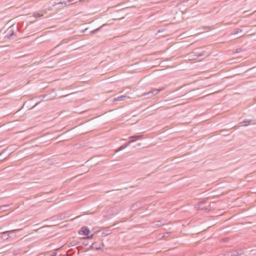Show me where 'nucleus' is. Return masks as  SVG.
Segmentation results:
<instances>
[{
    "instance_id": "f257e3e1",
    "label": "nucleus",
    "mask_w": 256,
    "mask_h": 256,
    "mask_svg": "<svg viewBox=\"0 0 256 256\" xmlns=\"http://www.w3.org/2000/svg\"><path fill=\"white\" fill-rule=\"evenodd\" d=\"M19 229H15L11 230H8L2 232L0 238L4 240H7L8 238H13V236H11V234L19 231Z\"/></svg>"
},
{
    "instance_id": "f03ea898",
    "label": "nucleus",
    "mask_w": 256,
    "mask_h": 256,
    "mask_svg": "<svg viewBox=\"0 0 256 256\" xmlns=\"http://www.w3.org/2000/svg\"><path fill=\"white\" fill-rule=\"evenodd\" d=\"M143 136V135H134L132 136H130L129 137L130 139H134L130 140L128 142L125 143L124 146L125 148L128 147L130 144L134 142H135L136 140L141 139Z\"/></svg>"
},
{
    "instance_id": "7ed1b4c3",
    "label": "nucleus",
    "mask_w": 256,
    "mask_h": 256,
    "mask_svg": "<svg viewBox=\"0 0 256 256\" xmlns=\"http://www.w3.org/2000/svg\"><path fill=\"white\" fill-rule=\"evenodd\" d=\"M66 214L64 213L60 214L58 215L54 216L50 218V220L53 222H54L56 220H63L66 218Z\"/></svg>"
},
{
    "instance_id": "20e7f679",
    "label": "nucleus",
    "mask_w": 256,
    "mask_h": 256,
    "mask_svg": "<svg viewBox=\"0 0 256 256\" xmlns=\"http://www.w3.org/2000/svg\"><path fill=\"white\" fill-rule=\"evenodd\" d=\"M12 36H16V34L14 33V30L12 28V26H11L8 28L7 33L4 36V38L10 39Z\"/></svg>"
},
{
    "instance_id": "39448f33",
    "label": "nucleus",
    "mask_w": 256,
    "mask_h": 256,
    "mask_svg": "<svg viewBox=\"0 0 256 256\" xmlns=\"http://www.w3.org/2000/svg\"><path fill=\"white\" fill-rule=\"evenodd\" d=\"M90 232V230L86 226H82L79 231V234L86 236H88Z\"/></svg>"
},
{
    "instance_id": "423d86ee",
    "label": "nucleus",
    "mask_w": 256,
    "mask_h": 256,
    "mask_svg": "<svg viewBox=\"0 0 256 256\" xmlns=\"http://www.w3.org/2000/svg\"><path fill=\"white\" fill-rule=\"evenodd\" d=\"M244 254V251L242 250H235L230 252L228 254L230 256H240Z\"/></svg>"
},
{
    "instance_id": "0eeeda50",
    "label": "nucleus",
    "mask_w": 256,
    "mask_h": 256,
    "mask_svg": "<svg viewBox=\"0 0 256 256\" xmlns=\"http://www.w3.org/2000/svg\"><path fill=\"white\" fill-rule=\"evenodd\" d=\"M142 206V204L140 202H136L135 204H133L132 206H131V210H136L140 208Z\"/></svg>"
},
{
    "instance_id": "6e6552de",
    "label": "nucleus",
    "mask_w": 256,
    "mask_h": 256,
    "mask_svg": "<svg viewBox=\"0 0 256 256\" xmlns=\"http://www.w3.org/2000/svg\"><path fill=\"white\" fill-rule=\"evenodd\" d=\"M206 202V200H202L200 202V206H198V208L204 210L206 211H210L211 210V206L210 205H209L208 206L206 207H202V206L205 204Z\"/></svg>"
},
{
    "instance_id": "1a4fd4ad",
    "label": "nucleus",
    "mask_w": 256,
    "mask_h": 256,
    "mask_svg": "<svg viewBox=\"0 0 256 256\" xmlns=\"http://www.w3.org/2000/svg\"><path fill=\"white\" fill-rule=\"evenodd\" d=\"M253 121H254L253 120H244L242 122H240L239 125L240 126H247L250 124Z\"/></svg>"
},
{
    "instance_id": "9d476101",
    "label": "nucleus",
    "mask_w": 256,
    "mask_h": 256,
    "mask_svg": "<svg viewBox=\"0 0 256 256\" xmlns=\"http://www.w3.org/2000/svg\"><path fill=\"white\" fill-rule=\"evenodd\" d=\"M126 97L125 96H118L117 98H114L113 101L115 102V101L124 100H126Z\"/></svg>"
},
{
    "instance_id": "9b49d317",
    "label": "nucleus",
    "mask_w": 256,
    "mask_h": 256,
    "mask_svg": "<svg viewBox=\"0 0 256 256\" xmlns=\"http://www.w3.org/2000/svg\"><path fill=\"white\" fill-rule=\"evenodd\" d=\"M111 233H112L111 230L106 229L102 233V236H105L110 234Z\"/></svg>"
},
{
    "instance_id": "f8f14e48",
    "label": "nucleus",
    "mask_w": 256,
    "mask_h": 256,
    "mask_svg": "<svg viewBox=\"0 0 256 256\" xmlns=\"http://www.w3.org/2000/svg\"><path fill=\"white\" fill-rule=\"evenodd\" d=\"M106 25V24H104L98 27L97 28H96L90 32V34H96V32L100 31L104 26Z\"/></svg>"
},
{
    "instance_id": "ddd939ff",
    "label": "nucleus",
    "mask_w": 256,
    "mask_h": 256,
    "mask_svg": "<svg viewBox=\"0 0 256 256\" xmlns=\"http://www.w3.org/2000/svg\"><path fill=\"white\" fill-rule=\"evenodd\" d=\"M143 96H144L145 98H152L154 96L152 95V92H150V91L147 93L144 94Z\"/></svg>"
},
{
    "instance_id": "4468645a",
    "label": "nucleus",
    "mask_w": 256,
    "mask_h": 256,
    "mask_svg": "<svg viewBox=\"0 0 256 256\" xmlns=\"http://www.w3.org/2000/svg\"><path fill=\"white\" fill-rule=\"evenodd\" d=\"M242 32V28H236L235 30H234L232 33V34H234V35L238 34L240 32Z\"/></svg>"
},
{
    "instance_id": "2eb2a0df",
    "label": "nucleus",
    "mask_w": 256,
    "mask_h": 256,
    "mask_svg": "<svg viewBox=\"0 0 256 256\" xmlns=\"http://www.w3.org/2000/svg\"><path fill=\"white\" fill-rule=\"evenodd\" d=\"M94 244H95V242L92 243L91 244V246H90V249H94V250H100L101 248L100 247V246H94Z\"/></svg>"
},
{
    "instance_id": "dca6fc26",
    "label": "nucleus",
    "mask_w": 256,
    "mask_h": 256,
    "mask_svg": "<svg viewBox=\"0 0 256 256\" xmlns=\"http://www.w3.org/2000/svg\"><path fill=\"white\" fill-rule=\"evenodd\" d=\"M194 54H195V56H196V58H198V57H200L201 56H202L204 54H205V52L204 51H202L200 52H194Z\"/></svg>"
},
{
    "instance_id": "f3484780",
    "label": "nucleus",
    "mask_w": 256,
    "mask_h": 256,
    "mask_svg": "<svg viewBox=\"0 0 256 256\" xmlns=\"http://www.w3.org/2000/svg\"><path fill=\"white\" fill-rule=\"evenodd\" d=\"M160 92V88H158V89H154L153 90H151L150 92H152V95L154 96H155L156 94H158V92Z\"/></svg>"
},
{
    "instance_id": "a211bd4d",
    "label": "nucleus",
    "mask_w": 256,
    "mask_h": 256,
    "mask_svg": "<svg viewBox=\"0 0 256 256\" xmlns=\"http://www.w3.org/2000/svg\"><path fill=\"white\" fill-rule=\"evenodd\" d=\"M124 148H125V147L123 145L120 146L116 150V152H120L122 150H124Z\"/></svg>"
},
{
    "instance_id": "6ab92c4d",
    "label": "nucleus",
    "mask_w": 256,
    "mask_h": 256,
    "mask_svg": "<svg viewBox=\"0 0 256 256\" xmlns=\"http://www.w3.org/2000/svg\"><path fill=\"white\" fill-rule=\"evenodd\" d=\"M8 205H4V206H0V210L4 211V210H6L5 208H8Z\"/></svg>"
},
{
    "instance_id": "aec40b11",
    "label": "nucleus",
    "mask_w": 256,
    "mask_h": 256,
    "mask_svg": "<svg viewBox=\"0 0 256 256\" xmlns=\"http://www.w3.org/2000/svg\"><path fill=\"white\" fill-rule=\"evenodd\" d=\"M170 232H166L164 234L163 236H162V238H167L170 236Z\"/></svg>"
},
{
    "instance_id": "412c9836",
    "label": "nucleus",
    "mask_w": 256,
    "mask_h": 256,
    "mask_svg": "<svg viewBox=\"0 0 256 256\" xmlns=\"http://www.w3.org/2000/svg\"><path fill=\"white\" fill-rule=\"evenodd\" d=\"M243 49L242 48H238L236 50L235 53H240V52L243 51Z\"/></svg>"
},
{
    "instance_id": "4be33fe9",
    "label": "nucleus",
    "mask_w": 256,
    "mask_h": 256,
    "mask_svg": "<svg viewBox=\"0 0 256 256\" xmlns=\"http://www.w3.org/2000/svg\"><path fill=\"white\" fill-rule=\"evenodd\" d=\"M43 98H46V100L50 99V97L48 94H44L42 96Z\"/></svg>"
},
{
    "instance_id": "5701e85b",
    "label": "nucleus",
    "mask_w": 256,
    "mask_h": 256,
    "mask_svg": "<svg viewBox=\"0 0 256 256\" xmlns=\"http://www.w3.org/2000/svg\"><path fill=\"white\" fill-rule=\"evenodd\" d=\"M94 234H92L90 236H88V235L86 236L87 237L86 238H87V239H92L93 238V237H94Z\"/></svg>"
},
{
    "instance_id": "b1692460",
    "label": "nucleus",
    "mask_w": 256,
    "mask_h": 256,
    "mask_svg": "<svg viewBox=\"0 0 256 256\" xmlns=\"http://www.w3.org/2000/svg\"><path fill=\"white\" fill-rule=\"evenodd\" d=\"M34 16L36 18H39V17H40L41 14H40L39 13H36V14H34Z\"/></svg>"
},
{
    "instance_id": "393cba45",
    "label": "nucleus",
    "mask_w": 256,
    "mask_h": 256,
    "mask_svg": "<svg viewBox=\"0 0 256 256\" xmlns=\"http://www.w3.org/2000/svg\"><path fill=\"white\" fill-rule=\"evenodd\" d=\"M40 102H36L30 109H32L33 108H34Z\"/></svg>"
},
{
    "instance_id": "a878e982",
    "label": "nucleus",
    "mask_w": 256,
    "mask_h": 256,
    "mask_svg": "<svg viewBox=\"0 0 256 256\" xmlns=\"http://www.w3.org/2000/svg\"><path fill=\"white\" fill-rule=\"evenodd\" d=\"M57 254L56 252H52L50 256H56Z\"/></svg>"
},
{
    "instance_id": "bb28decb",
    "label": "nucleus",
    "mask_w": 256,
    "mask_h": 256,
    "mask_svg": "<svg viewBox=\"0 0 256 256\" xmlns=\"http://www.w3.org/2000/svg\"><path fill=\"white\" fill-rule=\"evenodd\" d=\"M11 236H13L14 238L12 239H14L16 238V234H14V233L12 234Z\"/></svg>"
},
{
    "instance_id": "cd10ccee",
    "label": "nucleus",
    "mask_w": 256,
    "mask_h": 256,
    "mask_svg": "<svg viewBox=\"0 0 256 256\" xmlns=\"http://www.w3.org/2000/svg\"><path fill=\"white\" fill-rule=\"evenodd\" d=\"M28 102H24V104H23V107L26 106L28 104Z\"/></svg>"
},
{
    "instance_id": "c85d7f7f",
    "label": "nucleus",
    "mask_w": 256,
    "mask_h": 256,
    "mask_svg": "<svg viewBox=\"0 0 256 256\" xmlns=\"http://www.w3.org/2000/svg\"><path fill=\"white\" fill-rule=\"evenodd\" d=\"M140 145H141V144H140V143H138L137 144V146H140Z\"/></svg>"
},
{
    "instance_id": "c756f323",
    "label": "nucleus",
    "mask_w": 256,
    "mask_h": 256,
    "mask_svg": "<svg viewBox=\"0 0 256 256\" xmlns=\"http://www.w3.org/2000/svg\"><path fill=\"white\" fill-rule=\"evenodd\" d=\"M84 244L85 245H87L88 244L86 242H84Z\"/></svg>"
},
{
    "instance_id": "7c9ffc66",
    "label": "nucleus",
    "mask_w": 256,
    "mask_h": 256,
    "mask_svg": "<svg viewBox=\"0 0 256 256\" xmlns=\"http://www.w3.org/2000/svg\"><path fill=\"white\" fill-rule=\"evenodd\" d=\"M164 90V88H160L161 91L162 90Z\"/></svg>"
},
{
    "instance_id": "2f4dec72",
    "label": "nucleus",
    "mask_w": 256,
    "mask_h": 256,
    "mask_svg": "<svg viewBox=\"0 0 256 256\" xmlns=\"http://www.w3.org/2000/svg\"><path fill=\"white\" fill-rule=\"evenodd\" d=\"M158 33H159V32H160V30H158Z\"/></svg>"
},
{
    "instance_id": "473e14b6",
    "label": "nucleus",
    "mask_w": 256,
    "mask_h": 256,
    "mask_svg": "<svg viewBox=\"0 0 256 256\" xmlns=\"http://www.w3.org/2000/svg\"><path fill=\"white\" fill-rule=\"evenodd\" d=\"M17 30H19V28L18 27H17Z\"/></svg>"
},
{
    "instance_id": "72a5a7b5",
    "label": "nucleus",
    "mask_w": 256,
    "mask_h": 256,
    "mask_svg": "<svg viewBox=\"0 0 256 256\" xmlns=\"http://www.w3.org/2000/svg\"><path fill=\"white\" fill-rule=\"evenodd\" d=\"M2 152L0 153V156L2 154Z\"/></svg>"
},
{
    "instance_id": "f704fd0d",
    "label": "nucleus",
    "mask_w": 256,
    "mask_h": 256,
    "mask_svg": "<svg viewBox=\"0 0 256 256\" xmlns=\"http://www.w3.org/2000/svg\"><path fill=\"white\" fill-rule=\"evenodd\" d=\"M2 160H0V161H2Z\"/></svg>"
}]
</instances>
